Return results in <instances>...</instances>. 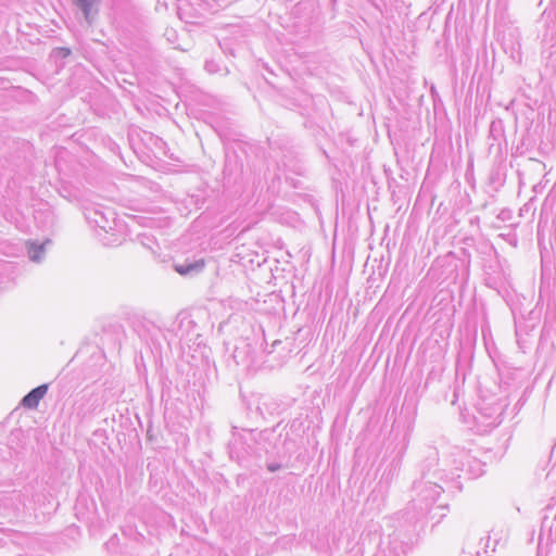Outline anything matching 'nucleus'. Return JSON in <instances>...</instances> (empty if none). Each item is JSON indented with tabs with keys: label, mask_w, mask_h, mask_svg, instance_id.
<instances>
[{
	"label": "nucleus",
	"mask_w": 556,
	"mask_h": 556,
	"mask_svg": "<svg viewBox=\"0 0 556 556\" xmlns=\"http://www.w3.org/2000/svg\"><path fill=\"white\" fill-rule=\"evenodd\" d=\"M138 240L143 247L151 251H154L153 247L155 245V240L152 236L147 233H140L138 235Z\"/></svg>",
	"instance_id": "obj_12"
},
{
	"label": "nucleus",
	"mask_w": 556,
	"mask_h": 556,
	"mask_svg": "<svg viewBox=\"0 0 556 556\" xmlns=\"http://www.w3.org/2000/svg\"><path fill=\"white\" fill-rule=\"evenodd\" d=\"M45 494L39 492L38 483H28L20 490L0 494V514L4 517H17L25 509H36L43 503Z\"/></svg>",
	"instance_id": "obj_2"
},
{
	"label": "nucleus",
	"mask_w": 556,
	"mask_h": 556,
	"mask_svg": "<svg viewBox=\"0 0 556 556\" xmlns=\"http://www.w3.org/2000/svg\"><path fill=\"white\" fill-rule=\"evenodd\" d=\"M205 263L202 258L189 261L186 260L184 263L175 264L174 268L175 270L185 277H193L204 269Z\"/></svg>",
	"instance_id": "obj_9"
},
{
	"label": "nucleus",
	"mask_w": 556,
	"mask_h": 556,
	"mask_svg": "<svg viewBox=\"0 0 556 556\" xmlns=\"http://www.w3.org/2000/svg\"><path fill=\"white\" fill-rule=\"evenodd\" d=\"M164 36L166 37L167 41H169L170 43H174L177 38V33L173 28H167L165 30Z\"/></svg>",
	"instance_id": "obj_16"
},
{
	"label": "nucleus",
	"mask_w": 556,
	"mask_h": 556,
	"mask_svg": "<svg viewBox=\"0 0 556 556\" xmlns=\"http://www.w3.org/2000/svg\"><path fill=\"white\" fill-rule=\"evenodd\" d=\"M52 53H53L54 58H56V59H65L68 55H71L72 51L70 48L59 47V48L53 49Z\"/></svg>",
	"instance_id": "obj_15"
},
{
	"label": "nucleus",
	"mask_w": 556,
	"mask_h": 556,
	"mask_svg": "<svg viewBox=\"0 0 556 556\" xmlns=\"http://www.w3.org/2000/svg\"><path fill=\"white\" fill-rule=\"evenodd\" d=\"M250 435L256 444L255 452L258 454L264 452L273 456L285 457L291 452V441L288 438V432L283 433L280 424L256 433L251 430Z\"/></svg>",
	"instance_id": "obj_3"
},
{
	"label": "nucleus",
	"mask_w": 556,
	"mask_h": 556,
	"mask_svg": "<svg viewBox=\"0 0 556 556\" xmlns=\"http://www.w3.org/2000/svg\"><path fill=\"white\" fill-rule=\"evenodd\" d=\"M93 216L88 215L87 218L90 222H93L99 228L103 230L112 229V226L110 225L111 220L114 222V213L109 212V214H105L104 212H101L99 210L93 211Z\"/></svg>",
	"instance_id": "obj_11"
},
{
	"label": "nucleus",
	"mask_w": 556,
	"mask_h": 556,
	"mask_svg": "<svg viewBox=\"0 0 556 556\" xmlns=\"http://www.w3.org/2000/svg\"><path fill=\"white\" fill-rule=\"evenodd\" d=\"M503 406L501 404L485 405L478 407L476 420L485 428L497 427L502 422Z\"/></svg>",
	"instance_id": "obj_5"
},
{
	"label": "nucleus",
	"mask_w": 556,
	"mask_h": 556,
	"mask_svg": "<svg viewBox=\"0 0 556 556\" xmlns=\"http://www.w3.org/2000/svg\"><path fill=\"white\" fill-rule=\"evenodd\" d=\"M485 540V543H484V551L483 553L488 556L489 552H488V548H489V542H490V536L485 538V539H481V541Z\"/></svg>",
	"instance_id": "obj_19"
},
{
	"label": "nucleus",
	"mask_w": 556,
	"mask_h": 556,
	"mask_svg": "<svg viewBox=\"0 0 556 556\" xmlns=\"http://www.w3.org/2000/svg\"><path fill=\"white\" fill-rule=\"evenodd\" d=\"M281 468V464L277 462L267 463V469L270 472H276Z\"/></svg>",
	"instance_id": "obj_17"
},
{
	"label": "nucleus",
	"mask_w": 556,
	"mask_h": 556,
	"mask_svg": "<svg viewBox=\"0 0 556 556\" xmlns=\"http://www.w3.org/2000/svg\"><path fill=\"white\" fill-rule=\"evenodd\" d=\"M204 68L210 74H216V73L220 72L219 64L216 61H214V60L206 61L205 64H204Z\"/></svg>",
	"instance_id": "obj_14"
},
{
	"label": "nucleus",
	"mask_w": 556,
	"mask_h": 556,
	"mask_svg": "<svg viewBox=\"0 0 556 556\" xmlns=\"http://www.w3.org/2000/svg\"><path fill=\"white\" fill-rule=\"evenodd\" d=\"M551 508H552V506H551V505H547V506L543 509V511H545V513H546V511H548Z\"/></svg>",
	"instance_id": "obj_21"
},
{
	"label": "nucleus",
	"mask_w": 556,
	"mask_h": 556,
	"mask_svg": "<svg viewBox=\"0 0 556 556\" xmlns=\"http://www.w3.org/2000/svg\"><path fill=\"white\" fill-rule=\"evenodd\" d=\"M407 445H408V440H406L404 446H403V453L405 452V450L407 448Z\"/></svg>",
	"instance_id": "obj_20"
},
{
	"label": "nucleus",
	"mask_w": 556,
	"mask_h": 556,
	"mask_svg": "<svg viewBox=\"0 0 556 556\" xmlns=\"http://www.w3.org/2000/svg\"><path fill=\"white\" fill-rule=\"evenodd\" d=\"M47 391L48 384L46 383L34 388L22 399V405L29 409L37 408L40 400L46 395Z\"/></svg>",
	"instance_id": "obj_10"
},
{
	"label": "nucleus",
	"mask_w": 556,
	"mask_h": 556,
	"mask_svg": "<svg viewBox=\"0 0 556 556\" xmlns=\"http://www.w3.org/2000/svg\"><path fill=\"white\" fill-rule=\"evenodd\" d=\"M528 334V329L526 326H522L521 324H516V337H517V342L519 344L520 348H522L523 345V336H527Z\"/></svg>",
	"instance_id": "obj_13"
},
{
	"label": "nucleus",
	"mask_w": 556,
	"mask_h": 556,
	"mask_svg": "<svg viewBox=\"0 0 556 556\" xmlns=\"http://www.w3.org/2000/svg\"><path fill=\"white\" fill-rule=\"evenodd\" d=\"M118 542V538L116 535H113L106 543L105 545L108 546V548H111V547H115V545L117 544Z\"/></svg>",
	"instance_id": "obj_18"
},
{
	"label": "nucleus",
	"mask_w": 556,
	"mask_h": 556,
	"mask_svg": "<svg viewBox=\"0 0 556 556\" xmlns=\"http://www.w3.org/2000/svg\"><path fill=\"white\" fill-rule=\"evenodd\" d=\"M392 531L388 533V551L391 555L406 556L413 548L416 540V527L401 518L392 519L389 526Z\"/></svg>",
	"instance_id": "obj_4"
},
{
	"label": "nucleus",
	"mask_w": 556,
	"mask_h": 556,
	"mask_svg": "<svg viewBox=\"0 0 556 556\" xmlns=\"http://www.w3.org/2000/svg\"><path fill=\"white\" fill-rule=\"evenodd\" d=\"M73 3L81 12L85 21L91 25L99 13L101 0H73Z\"/></svg>",
	"instance_id": "obj_8"
},
{
	"label": "nucleus",
	"mask_w": 556,
	"mask_h": 556,
	"mask_svg": "<svg viewBox=\"0 0 556 556\" xmlns=\"http://www.w3.org/2000/svg\"><path fill=\"white\" fill-rule=\"evenodd\" d=\"M439 452L433 446H426L422 450V460L419 465L420 479L413 483L415 497L412 501L413 508L417 516L430 515V518H442L444 514H437L435 510L447 509L446 503L437 502L440 500L442 492L450 489L448 484L454 483V488L462 490V483L458 481L463 477L465 479H475L484 472V465L471 456L465 450L455 448L451 453L448 463L453 468L446 472V468H437L439 466ZM447 463V460H445Z\"/></svg>",
	"instance_id": "obj_1"
},
{
	"label": "nucleus",
	"mask_w": 556,
	"mask_h": 556,
	"mask_svg": "<svg viewBox=\"0 0 556 556\" xmlns=\"http://www.w3.org/2000/svg\"><path fill=\"white\" fill-rule=\"evenodd\" d=\"M52 240L46 238L43 241L39 240H27L25 242V249L29 261L34 263H41L45 257L47 250L51 248Z\"/></svg>",
	"instance_id": "obj_6"
},
{
	"label": "nucleus",
	"mask_w": 556,
	"mask_h": 556,
	"mask_svg": "<svg viewBox=\"0 0 556 556\" xmlns=\"http://www.w3.org/2000/svg\"><path fill=\"white\" fill-rule=\"evenodd\" d=\"M256 409L258 414L264 418L278 416L283 410V404L268 395H262L257 401Z\"/></svg>",
	"instance_id": "obj_7"
}]
</instances>
